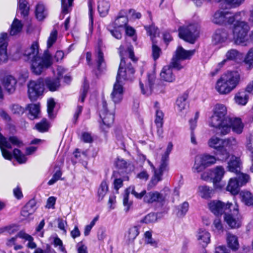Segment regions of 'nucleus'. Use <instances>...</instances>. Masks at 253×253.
<instances>
[{"mask_svg":"<svg viewBox=\"0 0 253 253\" xmlns=\"http://www.w3.org/2000/svg\"><path fill=\"white\" fill-rule=\"evenodd\" d=\"M246 11L243 10L231 15L228 11L218 10L213 15L212 21L218 25L232 24L235 22L232 28V41L236 44L246 45L249 27L247 23L242 20L246 17Z\"/></svg>","mask_w":253,"mask_h":253,"instance_id":"1","label":"nucleus"},{"mask_svg":"<svg viewBox=\"0 0 253 253\" xmlns=\"http://www.w3.org/2000/svg\"><path fill=\"white\" fill-rule=\"evenodd\" d=\"M24 55L31 60V70L37 75L41 74L52 64L51 56L48 54L45 53L42 57L39 56V43L36 41L25 50Z\"/></svg>","mask_w":253,"mask_h":253,"instance_id":"2","label":"nucleus"},{"mask_svg":"<svg viewBox=\"0 0 253 253\" xmlns=\"http://www.w3.org/2000/svg\"><path fill=\"white\" fill-rule=\"evenodd\" d=\"M231 117L227 115L226 106L222 104L215 105L213 115L209 122L210 126L217 129L221 135H226L229 130Z\"/></svg>","mask_w":253,"mask_h":253,"instance_id":"3","label":"nucleus"},{"mask_svg":"<svg viewBox=\"0 0 253 253\" xmlns=\"http://www.w3.org/2000/svg\"><path fill=\"white\" fill-rule=\"evenodd\" d=\"M119 52L121 59L116 77V81L123 83L125 81L132 80L134 74V70L131 64L130 63H126L124 56L126 54H128L129 58L134 61V55L131 46L128 47L127 51H125L124 46L121 45Z\"/></svg>","mask_w":253,"mask_h":253,"instance_id":"4","label":"nucleus"},{"mask_svg":"<svg viewBox=\"0 0 253 253\" xmlns=\"http://www.w3.org/2000/svg\"><path fill=\"white\" fill-rule=\"evenodd\" d=\"M173 145L169 142L167 147L166 151L162 157L161 164L158 168L156 169L150 160L147 162L153 171L154 174L150 182V184L152 186L156 185L159 182L162 180L163 172L167 170L169 156L172 149Z\"/></svg>","mask_w":253,"mask_h":253,"instance_id":"5","label":"nucleus"},{"mask_svg":"<svg viewBox=\"0 0 253 253\" xmlns=\"http://www.w3.org/2000/svg\"><path fill=\"white\" fill-rule=\"evenodd\" d=\"M115 110V104H111L108 105L106 101H102V108L100 111V117L102 120V123H100V127L103 130L110 127L113 124Z\"/></svg>","mask_w":253,"mask_h":253,"instance_id":"6","label":"nucleus"},{"mask_svg":"<svg viewBox=\"0 0 253 253\" xmlns=\"http://www.w3.org/2000/svg\"><path fill=\"white\" fill-rule=\"evenodd\" d=\"M217 159L212 155L209 154H203L196 156L195 162L192 168L194 173L202 172L207 167H210L216 163Z\"/></svg>","mask_w":253,"mask_h":253,"instance_id":"7","label":"nucleus"},{"mask_svg":"<svg viewBox=\"0 0 253 253\" xmlns=\"http://www.w3.org/2000/svg\"><path fill=\"white\" fill-rule=\"evenodd\" d=\"M199 26L197 24H190L179 29V37L185 41L194 43L199 37Z\"/></svg>","mask_w":253,"mask_h":253,"instance_id":"8","label":"nucleus"},{"mask_svg":"<svg viewBox=\"0 0 253 253\" xmlns=\"http://www.w3.org/2000/svg\"><path fill=\"white\" fill-rule=\"evenodd\" d=\"M195 50H186L182 46H179L175 51L171 61V65L177 70H180L183 68L180 62L185 60L190 59L194 54Z\"/></svg>","mask_w":253,"mask_h":253,"instance_id":"9","label":"nucleus"},{"mask_svg":"<svg viewBox=\"0 0 253 253\" xmlns=\"http://www.w3.org/2000/svg\"><path fill=\"white\" fill-rule=\"evenodd\" d=\"M11 144L13 145L20 147L23 143L17 137H10L7 140L0 133V149L3 157L7 160H10L12 158V154L5 148H11Z\"/></svg>","mask_w":253,"mask_h":253,"instance_id":"10","label":"nucleus"},{"mask_svg":"<svg viewBox=\"0 0 253 253\" xmlns=\"http://www.w3.org/2000/svg\"><path fill=\"white\" fill-rule=\"evenodd\" d=\"M28 94L31 100H35L41 95L44 90V81L43 79L30 81L28 85Z\"/></svg>","mask_w":253,"mask_h":253,"instance_id":"11","label":"nucleus"},{"mask_svg":"<svg viewBox=\"0 0 253 253\" xmlns=\"http://www.w3.org/2000/svg\"><path fill=\"white\" fill-rule=\"evenodd\" d=\"M243 57V54L236 49H230L226 52L225 58L218 63L217 67L220 69L229 62H238Z\"/></svg>","mask_w":253,"mask_h":253,"instance_id":"12","label":"nucleus"},{"mask_svg":"<svg viewBox=\"0 0 253 253\" xmlns=\"http://www.w3.org/2000/svg\"><path fill=\"white\" fill-rule=\"evenodd\" d=\"M224 218L227 224L232 228H238L241 226L242 216L239 213L238 206L234 209L233 214L226 213Z\"/></svg>","mask_w":253,"mask_h":253,"instance_id":"13","label":"nucleus"},{"mask_svg":"<svg viewBox=\"0 0 253 253\" xmlns=\"http://www.w3.org/2000/svg\"><path fill=\"white\" fill-rule=\"evenodd\" d=\"M232 204L230 202L223 203L218 200L211 201L208 203V208L216 215H221L225 210L229 209Z\"/></svg>","mask_w":253,"mask_h":253,"instance_id":"14","label":"nucleus"},{"mask_svg":"<svg viewBox=\"0 0 253 253\" xmlns=\"http://www.w3.org/2000/svg\"><path fill=\"white\" fill-rule=\"evenodd\" d=\"M222 77L233 89H234L241 81V74L237 70L228 71L224 74Z\"/></svg>","mask_w":253,"mask_h":253,"instance_id":"15","label":"nucleus"},{"mask_svg":"<svg viewBox=\"0 0 253 253\" xmlns=\"http://www.w3.org/2000/svg\"><path fill=\"white\" fill-rule=\"evenodd\" d=\"M155 79L154 74H148L147 81L144 83L140 82V87L143 94L148 96L152 94Z\"/></svg>","mask_w":253,"mask_h":253,"instance_id":"16","label":"nucleus"},{"mask_svg":"<svg viewBox=\"0 0 253 253\" xmlns=\"http://www.w3.org/2000/svg\"><path fill=\"white\" fill-rule=\"evenodd\" d=\"M122 83L116 81L111 94V98L114 104L121 102L123 99L124 88Z\"/></svg>","mask_w":253,"mask_h":253,"instance_id":"17","label":"nucleus"},{"mask_svg":"<svg viewBox=\"0 0 253 253\" xmlns=\"http://www.w3.org/2000/svg\"><path fill=\"white\" fill-rule=\"evenodd\" d=\"M2 84L4 89L9 94H11L16 90L17 81L13 76L7 75L3 78Z\"/></svg>","mask_w":253,"mask_h":253,"instance_id":"18","label":"nucleus"},{"mask_svg":"<svg viewBox=\"0 0 253 253\" xmlns=\"http://www.w3.org/2000/svg\"><path fill=\"white\" fill-rule=\"evenodd\" d=\"M167 198V194L164 195L157 191H151L147 193L144 195L143 201L144 203L151 204L156 202H163Z\"/></svg>","mask_w":253,"mask_h":253,"instance_id":"19","label":"nucleus"},{"mask_svg":"<svg viewBox=\"0 0 253 253\" xmlns=\"http://www.w3.org/2000/svg\"><path fill=\"white\" fill-rule=\"evenodd\" d=\"M215 89L221 95L228 94L233 90L222 76L217 80Z\"/></svg>","mask_w":253,"mask_h":253,"instance_id":"20","label":"nucleus"},{"mask_svg":"<svg viewBox=\"0 0 253 253\" xmlns=\"http://www.w3.org/2000/svg\"><path fill=\"white\" fill-rule=\"evenodd\" d=\"M197 241L200 245L205 248L210 243L211 234L204 229H199L196 233Z\"/></svg>","mask_w":253,"mask_h":253,"instance_id":"21","label":"nucleus"},{"mask_svg":"<svg viewBox=\"0 0 253 253\" xmlns=\"http://www.w3.org/2000/svg\"><path fill=\"white\" fill-rule=\"evenodd\" d=\"M172 68L171 64L164 66L160 73L161 79L165 82L171 83L175 80V76L172 72Z\"/></svg>","mask_w":253,"mask_h":253,"instance_id":"22","label":"nucleus"},{"mask_svg":"<svg viewBox=\"0 0 253 253\" xmlns=\"http://www.w3.org/2000/svg\"><path fill=\"white\" fill-rule=\"evenodd\" d=\"M188 95L187 94H183L178 97L176 102L175 108L179 115L185 116L186 113L188 105L187 103V99Z\"/></svg>","mask_w":253,"mask_h":253,"instance_id":"23","label":"nucleus"},{"mask_svg":"<svg viewBox=\"0 0 253 253\" xmlns=\"http://www.w3.org/2000/svg\"><path fill=\"white\" fill-rule=\"evenodd\" d=\"M244 127V125L241 119L238 118H231V122L229 125V130L227 133V134L230 132L231 129L234 133L237 134H241L243 131Z\"/></svg>","mask_w":253,"mask_h":253,"instance_id":"24","label":"nucleus"},{"mask_svg":"<svg viewBox=\"0 0 253 253\" xmlns=\"http://www.w3.org/2000/svg\"><path fill=\"white\" fill-rule=\"evenodd\" d=\"M157 103L155 104L156 115L155 123L157 127V133L159 136H161L163 133V126L164 124V113L163 112L158 109L157 107Z\"/></svg>","mask_w":253,"mask_h":253,"instance_id":"25","label":"nucleus"},{"mask_svg":"<svg viewBox=\"0 0 253 253\" xmlns=\"http://www.w3.org/2000/svg\"><path fill=\"white\" fill-rule=\"evenodd\" d=\"M229 35L223 30H217L212 36V42L214 44L224 42L230 39Z\"/></svg>","mask_w":253,"mask_h":253,"instance_id":"26","label":"nucleus"},{"mask_svg":"<svg viewBox=\"0 0 253 253\" xmlns=\"http://www.w3.org/2000/svg\"><path fill=\"white\" fill-rule=\"evenodd\" d=\"M241 164L239 158L232 156L228 162L227 169L229 171L238 174L240 172Z\"/></svg>","mask_w":253,"mask_h":253,"instance_id":"27","label":"nucleus"},{"mask_svg":"<svg viewBox=\"0 0 253 253\" xmlns=\"http://www.w3.org/2000/svg\"><path fill=\"white\" fill-rule=\"evenodd\" d=\"M128 22L127 10H122L120 11L119 15L114 21L116 27H122L126 26Z\"/></svg>","mask_w":253,"mask_h":253,"instance_id":"28","label":"nucleus"},{"mask_svg":"<svg viewBox=\"0 0 253 253\" xmlns=\"http://www.w3.org/2000/svg\"><path fill=\"white\" fill-rule=\"evenodd\" d=\"M44 85L51 91H55L57 90L60 87V81L58 78H46L43 79Z\"/></svg>","mask_w":253,"mask_h":253,"instance_id":"29","label":"nucleus"},{"mask_svg":"<svg viewBox=\"0 0 253 253\" xmlns=\"http://www.w3.org/2000/svg\"><path fill=\"white\" fill-rule=\"evenodd\" d=\"M211 178L214 183L220 182L225 173V169L222 166H216L211 169Z\"/></svg>","mask_w":253,"mask_h":253,"instance_id":"30","label":"nucleus"},{"mask_svg":"<svg viewBox=\"0 0 253 253\" xmlns=\"http://www.w3.org/2000/svg\"><path fill=\"white\" fill-rule=\"evenodd\" d=\"M241 201L247 206H253V195L247 190H242L239 193Z\"/></svg>","mask_w":253,"mask_h":253,"instance_id":"31","label":"nucleus"},{"mask_svg":"<svg viewBox=\"0 0 253 253\" xmlns=\"http://www.w3.org/2000/svg\"><path fill=\"white\" fill-rule=\"evenodd\" d=\"M240 184L236 178H231L228 182L226 189L232 195H236L239 194Z\"/></svg>","mask_w":253,"mask_h":253,"instance_id":"32","label":"nucleus"},{"mask_svg":"<svg viewBox=\"0 0 253 253\" xmlns=\"http://www.w3.org/2000/svg\"><path fill=\"white\" fill-rule=\"evenodd\" d=\"M29 118L31 120L39 118L40 115V106L39 104H31L28 105Z\"/></svg>","mask_w":253,"mask_h":253,"instance_id":"33","label":"nucleus"},{"mask_svg":"<svg viewBox=\"0 0 253 253\" xmlns=\"http://www.w3.org/2000/svg\"><path fill=\"white\" fill-rule=\"evenodd\" d=\"M97 9L100 15L105 16L109 12L110 3L106 0H98L97 2Z\"/></svg>","mask_w":253,"mask_h":253,"instance_id":"34","label":"nucleus"},{"mask_svg":"<svg viewBox=\"0 0 253 253\" xmlns=\"http://www.w3.org/2000/svg\"><path fill=\"white\" fill-rule=\"evenodd\" d=\"M226 240L229 248L234 251L238 249L239 244L238 238L236 235L230 233H227Z\"/></svg>","mask_w":253,"mask_h":253,"instance_id":"35","label":"nucleus"},{"mask_svg":"<svg viewBox=\"0 0 253 253\" xmlns=\"http://www.w3.org/2000/svg\"><path fill=\"white\" fill-rule=\"evenodd\" d=\"M249 99V95L246 91H241L237 93L234 96V100L236 104L239 105H245Z\"/></svg>","mask_w":253,"mask_h":253,"instance_id":"36","label":"nucleus"},{"mask_svg":"<svg viewBox=\"0 0 253 253\" xmlns=\"http://www.w3.org/2000/svg\"><path fill=\"white\" fill-rule=\"evenodd\" d=\"M18 236L19 238L28 242L27 245L28 248L31 249L37 248V244L34 242V238L31 235L27 234L23 231H21L18 233Z\"/></svg>","mask_w":253,"mask_h":253,"instance_id":"37","label":"nucleus"},{"mask_svg":"<svg viewBox=\"0 0 253 253\" xmlns=\"http://www.w3.org/2000/svg\"><path fill=\"white\" fill-rule=\"evenodd\" d=\"M223 140L217 136H212L208 140V145L210 148L217 150L223 145Z\"/></svg>","mask_w":253,"mask_h":253,"instance_id":"38","label":"nucleus"},{"mask_svg":"<svg viewBox=\"0 0 253 253\" xmlns=\"http://www.w3.org/2000/svg\"><path fill=\"white\" fill-rule=\"evenodd\" d=\"M36 16L39 20H42L47 15V11L44 5L39 2L36 6L35 11Z\"/></svg>","mask_w":253,"mask_h":253,"instance_id":"39","label":"nucleus"},{"mask_svg":"<svg viewBox=\"0 0 253 253\" xmlns=\"http://www.w3.org/2000/svg\"><path fill=\"white\" fill-rule=\"evenodd\" d=\"M223 145L229 151L234 150L237 148L238 142L233 137L223 139Z\"/></svg>","mask_w":253,"mask_h":253,"instance_id":"40","label":"nucleus"},{"mask_svg":"<svg viewBox=\"0 0 253 253\" xmlns=\"http://www.w3.org/2000/svg\"><path fill=\"white\" fill-rule=\"evenodd\" d=\"M23 28V24L21 21L15 18L11 25L10 34L12 36L16 35L19 33Z\"/></svg>","mask_w":253,"mask_h":253,"instance_id":"41","label":"nucleus"},{"mask_svg":"<svg viewBox=\"0 0 253 253\" xmlns=\"http://www.w3.org/2000/svg\"><path fill=\"white\" fill-rule=\"evenodd\" d=\"M198 193L202 198L209 199L211 197L213 191L207 186H200L198 187Z\"/></svg>","mask_w":253,"mask_h":253,"instance_id":"42","label":"nucleus"},{"mask_svg":"<svg viewBox=\"0 0 253 253\" xmlns=\"http://www.w3.org/2000/svg\"><path fill=\"white\" fill-rule=\"evenodd\" d=\"M108 191V184L106 180H103L101 183L98 190V200H103Z\"/></svg>","mask_w":253,"mask_h":253,"instance_id":"43","label":"nucleus"},{"mask_svg":"<svg viewBox=\"0 0 253 253\" xmlns=\"http://www.w3.org/2000/svg\"><path fill=\"white\" fill-rule=\"evenodd\" d=\"M18 9L23 16L28 15L29 11L28 2L26 0H18Z\"/></svg>","mask_w":253,"mask_h":253,"instance_id":"44","label":"nucleus"},{"mask_svg":"<svg viewBox=\"0 0 253 253\" xmlns=\"http://www.w3.org/2000/svg\"><path fill=\"white\" fill-rule=\"evenodd\" d=\"M126 192L132 194L136 199H142L144 198V195L146 194V190H143L139 191L138 189H136L134 186H130L127 189Z\"/></svg>","mask_w":253,"mask_h":253,"instance_id":"45","label":"nucleus"},{"mask_svg":"<svg viewBox=\"0 0 253 253\" xmlns=\"http://www.w3.org/2000/svg\"><path fill=\"white\" fill-rule=\"evenodd\" d=\"M144 28L146 30L147 34L150 37L152 41H154V38L158 36L159 35V31L158 28L155 27L153 24L149 26H145Z\"/></svg>","mask_w":253,"mask_h":253,"instance_id":"46","label":"nucleus"},{"mask_svg":"<svg viewBox=\"0 0 253 253\" xmlns=\"http://www.w3.org/2000/svg\"><path fill=\"white\" fill-rule=\"evenodd\" d=\"M50 125L45 119H42L40 122L37 123L35 126V128L41 132L47 131Z\"/></svg>","mask_w":253,"mask_h":253,"instance_id":"47","label":"nucleus"},{"mask_svg":"<svg viewBox=\"0 0 253 253\" xmlns=\"http://www.w3.org/2000/svg\"><path fill=\"white\" fill-rule=\"evenodd\" d=\"M244 61L248 68L252 69L253 68V48H251L248 51Z\"/></svg>","mask_w":253,"mask_h":253,"instance_id":"48","label":"nucleus"},{"mask_svg":"<svg viewBox=\"0 0 253 253\" xmlns=\"http://www.w3.org/2000/svg\"><path fill=\"white\" fill-rule=\"evenodd\" d=\"M13 156L17 162L20 164H23L27 161V158L20 150L14 149L13 152Z\"/></svg>","mask_w":253,"mask_h":253,"instance_id":"49","label":"nucleus"},{"mask_svg":"<svg viewBox=\"0 0 253 253\" xmlns=\"http://www.w3.org/2000/svg\"><path fill=\"white\" fill-rule=\"evenodd\" d=\"M88 16H89V29L90 32L92 31L93 25V3L91 0H89L88 2Z\"/></svg>","mask_w":253,"mask_h":253,"instance_id":"50","label":"nucleus"},{"mask_svg":"<svg viewBox=\"0 0 253 253\" xmlns=\"http://www.w3.org/2000/svg\"><path fill=\"white\" fill-rule=\"evenodd\" d=\"M217 151L218 155L220 157V160L221 161H225L229 156V151L223 145L220 147L219 149L216 150Z\"/></svg>","mask_w":253,"mask_h":253,"instance_id":"51","label":"nucleus"},{"mask_svg":"<svg viewBox=\"0 0 253 253\" xmlns=\"http://www.w3.org/2000/svg\"><path fill=\"white\" fill-rule=\"evenodd\" d=\"M7 46L5 44H0V63H5L8 60Z\"/></svg>","mask_w":253,"mask_h":253,"instance_id":"52","label":"nucleus"},{"mask_svg":"<svg viewBox=\"0 0 253 253\" xmlns=\"http://www.w3.org/2000/svg\"><path fill=\"white\" fill-rule=\"evenodd\" d=\"M212 229L214 232L218 233L223 232V227L220 219L216 218L214 220L212 225Z\"/></svg>","mask_w":253,"mask_h":253,"instance_id":"53","label":"nucleus"},{"mask_svg":"<svg viewBox=\"0 0 253 253\" xmlns=\"http://www.w3.org/2000/svg\"><path fill=\"white\" fill-rule=\"evenodd\" d=\"M34 210L32 208V205L29 203L23 207L21 211V215L25 218L28 217L30 215L32 214Z\"/></svg>","mask_w":253,"mask_h":253,"instance_id":"54","label":"nucleus"},{"mask_svg":"<svg viewBox=\"0 0 253 253\" xmlns=\"http://www.w3.org/2000/svg\"><path fill=\"white\" fill-rule=\"evenodd\" d=\"M55 105V102L53 98H49L47 100V112L49 118L51 119L55 117V115L53 113V110L54 108Z\"/></svg>","mask_w":253,"mask_h":253,"instance_id":"55","label":"nucleus"},{"mask_svg":"<svg viewBox=\"0 0 253 253\" xmlns=\"http://www.w3.org/2000/svg\"><path fill=\"white\" fill-rule=\"evenodd\" d=\"M238 182L240 184V186L245 185L249 181H250L251 178L249 174L244 173H238Z\"/></svg>","mask_w":253,"mask_h":253,"instance_id":"56","label":"nucleus"},{"mask_svg":"<svg viewBox=\"0 0 253 253\" xmlns=\"http://www.w3.org/2000/svg\"><path fill=\"white\" fill-rule=\"evenodd\" d=\"M96 61L97 64V67L98 69L100 68L102 64L104 62L103 53L100 48H98L96 50Z\"/></svg>","mask_w":253,"mask_h":253,"instance_id":"57","label":"nucleus"},{"mask_svg":"<svg viewBox=\"0 0 253 253\" xmlns=\"http://www.w3.org/2000/svg\"><path fill=\"white\" fill-rule=\"evenodd\" d=\"M98 216H96L90 222L89 224L85 226L84 231V234L85 236H87L89 234L91 229L94 226L97 221L98 220Z\"/></svg>","mask_w":253,"mask_h":253,"instance_id":"58","label":"nucleus"},{"mask_svg":"<svg viewBox=\"0 0 253 253\" xmlns=\"http://www.w3.org/2000/svg\"><path fill=\"white\" fill-rule=\"evenodd\" d=\"M157 219V215L154 213H150L146 215L141 222L148 224L156 221Z\"/></svg>","mask_w":253,"mask_h":253,"instance_id":"59","label":"nucleus"},{"mask_svg":"<svg viewBox=\"0 0 253 253\" xmlns=\"http://www.w3.org/2000/svg\"><path fill=\"white\" fill-rule=\"evenodd\" d=\"M88 86V84L84 82L81 89V92L79 97V101L84 102L87 92Z\"/></svg>","mask_w":253,"mask_h":253,"instance_id":"60","label":"nucleus"},{"mask_svg":"<svg viewBox=\"0 0 253 253\" xmlns=\"http://www.w3.org/2000/svg\"><path fill=\"white\" fill-rule=\"evenodd\" d=\"M139 234V228L135 226L130 228L128 231V239L129 240H133Z\"/></svg>","mask_w":253,"mask_h":253,"instance_id":"61","label":"nucleus"},{"mask_svg":"<svg viewBox=\"0 0 253 253\" xmlns=\"http://www.w3.org/2000/svg\"><path fill=\"white\" fill-rule=\"evenodd\" d=\"M57 32L56 30H53L47 40V47H51L57 40Z\"/></svg>","mask_w":253,"mask_h":253,"instance_id":"62","label":"nucleus"},{"mask_svg":"<svg viewBox=\"0 0 253 253\" xmlns=\"http://www.w3.org/2000/svg\"><path fill=\"white\" fill-rule=\"evenodd\" d=\"M152 42V56L153 59L156 60L160 57L161 53V50L155 44L154 41H153Z\"/></svg>","mask_w":253,"mask_h":253,"instance_id":"63","label":"nucleus"},{"mask_svg":"<svg viewBox=\"0 0 253 253\" xmlns=\"http://www.w3.org/2000/svg\"><path fill=\"white\" fill-rule=\"evenodd\" d=\"M11 112L13 114H22L24 112V109L23 108L21 107L18 104H13L11 106L10 108Z\"/></svg>","mask_w":253,"mask_h":253,"instance_id":"64","label":"nucleus"}]
</instances>
